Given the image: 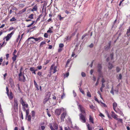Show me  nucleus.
I'll return each mask as SVG.
<instances>
[{
    "instance_id": "obj_45",
    "label": "nucleus",
    "mask_w": 130,
    "mask_h": 130,
    "mask_svg": "<svg viewBox=\"0 0 130 130\" xmlns=\"http://www.w3.org/2000/svg\"><path fill=\"white\" fill-rule=\"evenodd\" d=\"M37 74L40 77H41L42 76V72H38Z\"/></svg>"
},
{
    "instance_id": "obj_39",
    "label": "nucleus",
    "mask_w": 130,
    "mask_h": 130,
    "mask_svg": "<svg viewBox=\"0 0 130 130\" xmlns=\"http://www.w3.org/2000/svg\"><path fill=\"white\" fill-rule=\"evenodd\" d=\"M16 20V19H15L14 17H13L12 19H11L10 20V21L11 22L14 21Z\"/></svg>"
},
{
    "instance_id": "obj_56",
    "label": "nucleus",
    "mask_w": 130,
    "mask_h": 130,
    "mask_svg": "<svg viewBox=\"0 0 130 130\" xmlns=\"http://www.w3.org/2000/svg\"><path fill=\"white\" fill-rule=\"evenodd\" d=\"M62 50V48L60 47L58 50V52H61Z\"/></svg>"
},
{
    "instance_id": "obj_44",
    "label": "nucleus",
    "mask_w": 130,
    "mask_h": 130,
    "mask_svg": "<svg viewBox=\"0 0 130 130\" xmlns=\"http://www.w3.org/2000/svg\"><path fill=\"white\" fill-rule=\"evenodd\" d=\"M81 75L83 77H85L86 76L85 73L84 72H82L81 73Z\"/></svg>"
},
{
    "instance_id": "obj_10",
    "label": "nucleus",
    "mask_w": 130,
    "mask_h": 130,
    "mask_svg": "<svg viewBox=\"0 0 130 130\" xmlns=\"http://www.w3.org/2000/svg\"><path fill=\"white\" fill-rule=\"evenodd\" d=\"M111 116L114 119H116L118 117V116L114 112L112 111L111 112Z\"/></svg>"
},
{
    "instance_id": "obj_22",
    "label": "nucleus",
    "mask_w": 130,
    "mask_h": 130,
    "mask_svg": "<svg viewBox=\"0 0 130 130\" xmlns=\"http://www.w3.org/2000/svg\"><path fill=\"white\" fill-rule=\"evenodd\" d=\"M34 85H35L37 89L38 90H39V89L38 88L39 87H38V85H37V83L36 82L35 80H34Z\"/></svg>"
},
{
    "instance_id": "obj_1",
    "label": "nucleus",
    "mask_w": 130,
    "mask_h": 130,
    "mask_svg": "<svg viewBox=\"0 0 130 130\" xmlns=\"http://www.w3.org/2000/svg\"><path fill=\"white\" fill-rule=\"evenodd\" d=\"M18 76L19 80L20 81L23 82H24L26 81V78L24 75V73H23L22 71H20Z\"/></svg>"
},
{
    "instance_id": "obj_21",
    "label": "nucleus",
    "mask_w": 130,
    "mask_h": 130,
    "mask_svg": "<svg viewBox=\"0 0 130 130\" xmlns=\"http://www.w3.org/2000/svg\"><path fill=\"white\" fill-rule=\"evenodd\" d=\"M130 27H129V28L127 30V31L126 32V34L128 36H130Z\"/></svg>"
},
{
    "instance_id": "obj_19",
    "label": "nucleus",
    "mask_w": 130,
    "mask_h": 130,
    "mask_svg": "<svg viewBox=\"0 0 130 130\" xmlns=\"http://www.w3.org/2000/svg\"><path fill=\"white\" fill-rule=\"evenodd\" d=\"M27 118V120L28 121L30 122L31 120V117L30 115H28L27 116H26Z\"/></svg>"
},
{
    "instance_id": "obj_43",
    "label": "nucleus",
    "mask_w": 130,
    "mask_h": 130,
    "mask_svg": "<svg viewBox=\"0 0 130 130\" xmlns=\"http://www.w3.org/2000/svg\"><path fill=\"white\" fill-rule=\"evenodd\" d=\"M29 69L32 72H33L35 70V68L34 67H31Z\"/></svg>"
},
{
    "instance_id": "obj_17",
    "label": "nucleus",
    "mask_w": 130,
    "mask_h": 130,
    "mask_svg": "<svg viewBox=\"0 0 130 130\" xmlns=\"http://www.w3.org/2000/svg\"><path fill=\"white\" fill-rule=\"evenodd\" d=\"M98 71L99 72H100L102 69L101 65L100 64H98Z\"/></svg>"
},
{
    "instance_id": "obj_27",
    "label": "nucleus",
    "mask_w": 130,
    "mask_h": 130,
    "mask_svg": "<svg viewBox=\"0 0 130 130\" xmlns=\"http://www.w3.org/2000/svg\"><path fill=\"white\" fill-rule=\"evenodd\" d=\"M31 115L32 117L34 118L35 117V112L34 111H31Z\"/></svg>"
},
{
    "instance_id": "obj_20",
    "label": "nucleus",
    "mask_w": 130,
    "mask_h": 130,
    "mask_svg": "<svg viewBox=\"0 0 130 130\" xmlns=\"http://www.w3.org/2000/svg\"><path fill=\"white\" fill-rule=\"evenodd\" d=\"M45 44V41H43L41 42L40 44V47H42L43 45Z\"/></svg>"
},
{
    "instance_id": "obj_54",
    "label": "nucleus",
    "mask_w": 130,
    "mask_h": 130,
    "mask_svg": "<svg viewBox=\"0 0 130 130\" xmlns=\"http://www.w3.org/2000/svg\"><path fill=\"white\" fill-rule=\"evenodd\" d=\"M47 33H49V32L52 33V30H51L50 28H49V29L47 31Z\"/></svg>"
},
{
    "instance_id": "obj_13",
    "label": "nucleus",
    "mask_w": 130,
    "mask_h": 130,
    "mask_svg": "<svg viewBox=\"0 0 130 130\" xmlns=\"http://www.w3.org/2000/svg\"><path fill=\"white\" fill-rule=\"evenodd\" d=\"M43 40V38L41 37H39L38 38H35V40L36 41H38L40 42L41 40Z\"/></svg>"
},
{
    "instance_id": "obj_2",
    "label": "nucleus",
    "mask_w": 130,
    "mask_h": 130,
    "mask_svg": "<svg viewBox=\"0 0 130 130\" xmlns=\"http://www.w3.org/2000/svg\"><path fill=\"white\" fill-rule=\"evenodd\" d=\"M20 102L23 106V110L24 111H25L26 108H28V105L27 103L23 100L22 98L21 99Z\"/></svg>"
},
{
    "instance_id": "obj_47",
    "label": "nucleus",
    "mask_w": 130,
    "mask_h": 130,
    "mask_svg": "<svg viewBox=\"0 0 130 130\" xmlns=\"http://www.w3.org/2000/svg\"><path fill=\"white\" fill-rule=\"evenodd\" d=\"M64 46V45L63 43H60L59 44V47L62 48Z\"/></svg>"
},
{
    "instance_id": "obj_48",
    "label": "nucleus",
    "mask_w": 130,
    "mask_h": 130,
    "mask_svg": "<svg viewBox=\"0 0 130 130\" xmlns=\"http://www.w3.org/2000/svg\"><path fill=\"white\" fill-rule=\"evenodd\" d=\"M122 78V75L121 74H120L119 75V77H118V78L119 79H121Z\"/></svg>"
},
{
    "instance_id": "obj_33",
    "label": "nucleus",
    "mask_w": 130,
    "mask_h": 130,
    "mask_svg": "<svg viewBox=\"0 0 130 130\" xmlns=\"http://www.w3.org/2000/svg\"><path fill=\"white\" fill-rule=\"evenodd\" d=\"M49 99H48V98H45L43 101V103L44 104H45L46 103V102L48 101V100Z\"/></svg>"
},
{
    "instance_id": "obj_55",
    "label": "nucleus",
    "mask_w": 130,
    "mask_h": 130,
    "mask_svg": "<svg viewBox=\"0 0 130 130\" xmlns=\"http://www.w3.org/2000/svg\"><path fill=\"white\" fill-rule=\"evenodd\" d=\"M110 92L113 95H114V92L113 90V87L112 88L111 90V91Z\"/></svg>"
},
{
    "instance_id": "obj_59",
    "label": "nucleus",
    "mask_w": 130,
    "mask_h": 130,
    "mask_svg": "<svg viewBox=\"0 0 130 130\" xmlns=\"http://www.w3.org/2000/svg\"><path fill=\"white\" fill-rule=\"evenodd\" d=\"M17 51L16 50H14L13 53V55H16L15 54L16 53Z\"/></svg>"
},
{
    "instance_id": "obj_32",
    "label": "nucleus",
    "mask_w": 130,
    "mask_h": 130,
    "mask_svg": "<svg viewBox=\"0 0 130 130\" xmlns=\"http://www.w3.org/2000/svg\"><path fill=\"white\" fill-rule=\"evenodd\" d=\"M34 14H30L29 16H28V18H29L32 19H33V16Z\"/></svg>"
},
{
    "instance_id": "obj_23",
    "label": "nucleus",
    "mask_w": 130,
    "mask_h": 130,
    "mask_svg": "<svg viewBox=\"0 0 130 130\" xmlns=\"http://www.w3.org/2000/svg\"><path fill=\"white\" fill-rule=\"evenodd\" d=\"M45 127L43 126H42L40 127H39L38 130H41V129L42 130H44L45 129Z\"/></svg>"
},
{
    "instance_id": "obj_14",
    "label": "nucleus",
    "mask_w": 130,
    "mask_h": 130,
    "mask_svg": "<svg viewBox=\"0 0 130 130\" xmlns=\"http://www.w3.org/2000/svg\"><path fill=\"white\" fill-rule=\"evenodd\" d=\"M117 104L116 102H114L113 103V108L114 110L116 112H118L116 110V107H117Z\"/></svg>"
},
{
    "instance_id": "obj_9",
    "label": "nucleus",
    "mask_w": 130,
    "mask_h": 130,
    "mask_svg": "<svg viewBox=\"0 0 130 130\" xmlns=\"http://www.w3.org/2000/svg\"><path fill=\"white\" fill-rule=\"evenodd\" d=\"M64 112L63 113H62L61 115V119L62 121H64V119L65 117V116L66 115V109L64 111Z\"/></svg>"
},
{
    "instance_id": "obj_36",
    "label": "nucleus",
    "mask_w": 130,
    "mask_h": 130,
    "mask_svg": "<svg viewBox=\"0 0 130 130\" xmlns=\"http://www.w3.org/2000/svg\"><path fill=\"white\" fill-rule=\"evenodd\" d=\"M77 49L76 48L74 50V52L72 53V55L71 56L72 57H74V55H75V52L76 51V50Z\"/></svg>"
},
{
    "instance_id": "obj_26",
    "label": "nucleus",
    "mask_w": 130,
    "mask_h": 130,
    "mask_svg": "<svg viewBox=\"0 0 130 130\" xmlns=\"http://www.w3.org/2000/svg\"><path fill=\"white\" fill-rule=\"evenodd\" d=\"M47 4V2L46 1H45L44 2V3L43 6V9L46 6Z\"/></svg>"
},
{
    "instance_id": "obj_11",
    "label": "nucleus",
    "mask_w": 130,
    "mask_h": 130,
    "mask_svg": "<svg viewBox=\"0 0 130 130\" xmlns=\"http://www.w3.org/2000/svg\"><path fill=\"white\" fill-rule=\"evenodd\" d=\"M14 107L16 108H17L18 107V103L17 100L15 99H14Z\"/></svg>"
},
{
    "instance_id": "obj_7",
    "label": "nucleus",
    "mask_w": 130,
    "mask_h": 130,
    "mask_svg": "<svg viewBox=\"0 0 130 130\" xmlns=\"http://www.w3.org/2000/svg\"><path fill=\"white\" fill-rule=\"evenodd\" d=\"M78 106L81 112V114H82V115H85V111L84 108L80 105H78Z\"/></svg>"
},
{
    "instance_id": "obj_31",
    "label": "nucleus",
    "mask_w": 130,
    "mask_h": 130,
    "mask_svg": "<svg viewBox=\"0 0 130 130\" xmlns=\"http://www.w3.org/2000/svg\"><path fill=\"white\" fill-rule=\"evenodd\" d=\"M113 67V66L112 65V64L109 63L108 66V68L110 69H111Z\"/></svg>"
},
{
    "instance_id": "obj_64",
    "label": "nucleus",
    "mask_w": 130,
    "mask_h": 130,
    "mask_svg": "<svg viewBox=\"0 0 130 130\" xmlns=\"http://www.w3.org/2000/svg\"><path fill=\"white\" fill-rule=\"evenodd\" d=\"M65 96V94L64 93H63L62 95L61 96V99H63V97H64Z\"/></svg>"
},
{
    "instance_id": "obj_24",
    "label": "nucleus",
    "mask_w": 130,
    "mask_h": 130,
    "mask_svg": "<svg viewBox=\"0 0 130 130\" xmlns=\"http://www.w3.org/2000/svg\"><path fill=\"white\" fill-rule=\"evenodd\" d=\"M57 17L58 18H59V20L60 21L62 20L64 18V17H61V15L60 14L58 15Z\"/></svg>"
},
{
    "instance_id": "obj_5",
    "label": "nucleus",
    "mask_w": 130,
    "mask_h": 130,
    "mask_svg": "<svg viewBox=\"0 0 130 130\" xmlns=\"http://www.w3.org/2000/svg\"><path fill=\"white\" fill-rule=\"evenodd\" d=\"M65 110V109L63 108H62L60 109H57L55 110V113L56 115L59 116L60 115L61 111H64Z\"/></svg>"
},
{
    "instance_id": "obj_41",
    "label": "nucleus",
    "mask_w": 130,
    "mask_h": 130,
    "mask_svg": "<svg viewBox=\"0 0 130 130\" xmlns=\"http://www.w3.org/2000/svg\"><path fill=\"white\" fill-rule=\"evenodd\" d=\"M70 60H71L70 59H68L67 60V62L66 63V67H67V66L68 64L70 62Z\"/></svg>"
},
{
    "instance_id": "obj_57",
    "label": "nucleus",
    "mask_w": 130,
    "mask_h": 130,
    "mask_svg": "<svg viewBox=\"0 0 130 130\" xmlns=\"http://www.w3.org/2000/svg\"><path fill=\"white\" fill-rule=\"evenodd\" d=\"M73 94L74 96V97H75L76 95V93L74 91H73Z\"/></svg>"
},
{
    "instance_id": "obj_18",
    "label": "nucleus",
    "mask_w": 130,
    "mask_h": 130,
    "mask_svg": "<svg viewBox=\"0 0 130 130\" xmlns=\"http://www.w3.org/2000/svg\"><path fill=\"white\" fill-rule=\"evenodd\" d=\"M46 98L49 99L51 95V93L50 92H47L46 93Z\"/></svg>"
},
{
    "instance_id": "obj_4",
    "label": "nucleus",
    "mask_w": 130,
    "mask_h": 130,
    "mask_svg": "<svg viewBox=\"0 0 130 130\" xmlns=\"http://www.w3.org/2000/svg\"><path fill=\"white\" fill-rule=\"evenodd\" d=\"M6 93L7 94L9 98L10 99H12L13 98V94L12 92H10L9 93V90L7 87H6Z\"/></svg>"
},
{
    "instance_id": "obj_58",
    "label": "nucleus",
    "mask_w": 130,
    "mask_h": 130,
    "mask_svg": "<svg viewBox=\"0 0 130 130\" xmlns=\"http://www.w3.org/2000/svg\"><path fill=\"white\" fill-rule=\"evenodd\" d=\"M20 35H19L18 36V38H17V42L18 40H20Z\"/></svg>"
},
{
    "instance_id": "obj_62",
    "label": "nucleus",
    "mask_w": 130,
    "mask_h": 130,
    "mask_svg": "<svg viewBox=\"0 0 130 130\" xmlns=\"http://www.w3.org/2000/svg\"><path fill=\"white\" fill-rule=\"evenodd\" d=\"M102 84H104V83L105 82V80L104 78H102V80L101 81Z\"/></svg>"
},
{
    "instance_id": "obj_8",
    "label": "nucleus",
    "mask_w": 130,
    "mask_h": 130,
    "mask_svg": "<svg viewBox=\"0 0 130 130\" xmlns=\"http://www.w3.org/2000/svg\"><path fill=\"white\" fill-rule=\"evenodd\" d=\"M80 119L82 120V121L83 123L86 122V120L85 116L82 114H80L79 115Z\"/></svg>"
},
{
    "instance_id": "obj_3",
    "label": "nucleus",
    "mask_w": 130,
    "mask_h": 130,
    "mask_svg": "<svg viewBox=\"0 0 130 130\" xmlns=\"http://www.w3.org/2000/svg\"><path fill=\"white\" fill-rule=\"evenodd\" d=\"M57 67L55 66L54 64H53L50 68V72H53V73H55L57 71Z\"/></svg>"
},
{
    "instance_id": "obj_40",
    "label": "nucleus",
    "mask_w": 130,
    "mask_h": 130,
    "mask_svg": "<svg viewBox=\"0 0 130 130\" xmlns=\"http://www.w3.org/2000/svg\"><path fill=\"white\" fill-rule=\"evenodd\" d=\"M26 9L25 8H24L21 10L20 11V13H22L25 12L26 11Z\"/></svg>"
},
{
    "instance_id": "obj_46",
    "label": "nucleus",
    "mask_w": 130,
    "mask_h": 130,
    "mask_svg": "<svg viewBox=\"0 0 130 130\" xmlns=\"http://www.w3.org/2000/svg\"><path fill=\"white\" fill-rule=\"evenodd\" d=\"M105 113H106V114L108 116V117L109 118H110V117L109 116L108 111L107 110H105Z\"/></svg>"
},
{
    "instance_id": "obj_30",
    "label": "nucleus",
    "mask_w": 130,
    "mask_h": 130,
    "mask_svg": "<svg viewBox=\"0 0 130 130\" xmlns=\"http://www.w3.org/2000/svg\"><path fill=\"white\" fill-rule=\"evenodd\" d=\"M79 89L80 91L83 94H85L84 92L82 89L79 86Z\"/></svg>"
},
{
    "instance_id": "obj_50",
    "label": "nucleus",
    "mask_w": 130,
    "mask_h": 130,
    "mask_svg": "<svg viewBox=\"0 0 130 130\" xmlns=\"http://www.w3.org/2000/svg\"><path fill=\"white\" fill-rule=\"evenodd\" d=\"M48 35L47 34V33H45L44 34V37L46 38H47L48 37Z\"/></svg>"
},
{
    "instance_id": "obj_38",
    "label": "nucleus",
    "mask_w": 130,
    "mask_h": 130,
    "mask_svg": "<svg viewBox=\"0 0 130 130\" xmlns=\"http://www.w3.org/2000/svg\"><path fill=\"white\" fill-rule=\"evenodd\" d=\"M13 56L12 58V59L14 61H15L16 60V58L17 57L16 55H13Z\"/></svg>"
},
{
    "instance_id": "obj_60",
    "label": "nucleus",
    "mask_w": 130,
    "mask_h": 130,
    "mask_svg": "<svg viewBox=\"0 0 130 130\" xmlns=\"http://www.w3.org/2000/svg\"><path fill=\"white\" fill-rule=\"evenodd\" d=\"M35 38L34 37H30L28 39V41H29V40L31 39H34L35 40Z\"/></svg>"
},
{
    "instance_id": "obj_51",
    "label": "nucleus",
    "mask_w": 130,
    "mask_h": 130,
    "mask_svg": "<svg viewBox=\"0 0 130 130\" xmlns=\"http://www.w3.org/2000/svg\"><path fill=\"white\" fill-rule=\"evenodd\" d=\"M69 72L67 73L66 74L64 75V77H67L69 76Z\"/></svg>"
},
{
    "instance_id": "obj_16",
    "label": "nucleus",
    "mask_w": 130,
    "mask_h": 130,
    "mask_svg": "<svg viewBox=\"0 0 130 130\" xmlns=\"http://www.w3.org/2000/svg\"><path fill=\"white\" fill-rule=\"evenodd\" d=\"M87 126L88 130H92V127L90 126L89 124L87 123Z\"/></svg>"
},
{
    "instance_id": "obj_28",
    "label": "nucleus",
    "mask_w": 130,
    "mask_h": 130,
    "mask_svg": "<svg viewBox=\"0 0 130 130\" xmlns=\"http://www.w3.org/2000/svg\"><path fill=\"white\" fill-rule=\"evenodd\" d=\"M26 111V116H27L28 115L29 113V110L28 109H26L25 111Z\"/></svg>"
},
{
    "instance_id": "obj_63",
    "label": "nucleus",
    "mask_w": 130,
    "mask_h": 130,
    "mask_svg": "<svg viewBox=\"0 0 130 130\" xmlns=\"http://www.w3.org/2000/svg\"><path fill=\"white\" fill-rule=\"evenodd\" d=\"M7 75V74L6 73L4 75V79L5 80L6 79V77Z\"/></svg>"
},
{
    "instance_id": "obj_53",
    "label": "nucleus",
    "mask_w": 130,
    "mask_h": 130,
    "mask_svg": "<svg viewBox=\"0 0 130 130\" xmlns=\"http://www.w3.org/2000/svg\"><path fill=\"white\" fill-rule=\"evenodd\" d=\"M37 68L39 69V70H41L42 68V67L41 66H38L37 67Z\"/></svg>"
},
{
    "instance_id": "obj_49",
    "label": "nucleus",
    "mask_w": 130,
    "mask_h": 130,
    "mask_svg": "<svg viewBox=\"0 0 130 130\" xmlns=\"http://www.w3.org/2000/svg\"><path fill=\"white\" fill-rule=\"evenodd\" d=\"M41 14L38 16V17L37 20V21H39L40 20V18L41 17Z\"/></svg>"
},
{
    "instance_id": "obj_52",
    "label": "nucleus",
    "mask_w": 130,
    "mask_h": 130,
    "mask_svg": "<svg viewBox=\"0 0 130 130\" xmlns=\"http://www.w3.org/2000/svg\"><path fill=\"white\" fill-rule=\"evenodd\" d=\"M117 112H117V113H119L122 116H124V115L123 114V113L121 111H117Z\"/></svg>"
},
{
    "instance_id": "obj_37",
    "label": "nucleus",
    "mask_w": 130,
    "mask_h": 130,
    "mask_svg": "<svg viewBox=\"0 0 130 130\" xmlns=\"http://www.w3.org/2000/svg\"><path fill=\"white\" fill-rule=\"evenodd\" d=\"M121 68H119L118 67H117L116 68V71L117 72H119V71L121 70Z\"/></svg>"
},
{
    "instance_id": "obj_42",
    "label": "nucleus",
    "mask_w": 130,
    "mask_h": 130,
    "mask_svg": "<svg viewBox=\"0 0 130 130\" xmlns=\"http://www.w3.org/2000/svg\"><path fill=\"white\" fill-rule=\"evenodd\" d=\"M7 42H5V41H4L2 44L1 45V47H2V46H5L6 44L7 43Z\"/></svg>"
},
{
    "instance_id": "obj_34",
    "label": "nucleus",
    "mask_w": 130,
    "mask_h": 130,
    "mask_svg": "<svg viewBox=\"0 0 130 130\" xmlns=\"http://www.w3.org/2000/svg\"><path fill=\"white\" fill-rule=\"evenodd\" d=\"M87 96L89 97H91V94L89 91L87 92Z\"/></svg>"
},
{
    "instance_id": "obj_15",
    "label": "nucleus",
    "mask_w": 130,
    "mask_h": 130,
    "mask_svg": "<svg viewBox=\"0 0 130 130\" xmlns=\"http://www.w3.org/2000/svg\"><path fill=\"white\" fill-rule=\"evenodd\" d=\"M89 121L90 122H91L92 124L94 123L93 119L92 117L90 115L89 116Z\"/></svg>"
},
{
    "instance_id": "obj_12",
    "label": "nucleus",
    "mask_w": 130,
    "mask_h": 130,
    "mask_svg": "<svg viewBox=\"0 0 130 130\" xmlns=\"http://www.w3.org/2000/svg\"><path fill=\"white\" fill-rule=\"evenodd\" d=\"M53 124L54 128L55 129L57 130L58 128V124L55 122H54Z\"/></svg>"
},
{
    "instance_id": "obj_29",
    "label": "nucleus",
    "mask_w": 130,
    "mask_h": 130,
    "mask_svg": "<svg viewBox=\"0 0 130 130\" xmlns=\"http://www.w3.org/2000/svg\"><path fill=\"white\" fill-rule=\"evenodd\" d=\"M51 130H55V129L53 128L52 124L51 123H50L49 124Z\"/></svg>"
},
{
    "instance_id": "obj_61",
    "label": "nucleus",
    "mask_w": 130,
    "mask_h": 130,
    "mask_svg": "<svg viewBox=\"0 0 130 130\" xmlns=\"http://www.w3.org/2000/svg\"><path fill=\"white\" fill-rule=\"evenodd\" d=\"M71 36H68L67 37L66 39L67 40H70L71 39Z\"/></svg>"
},
{
    "instance_id": "obj_35",
    "label": "nucleus",
    "mask_w": 130,
    "mask_h": 130,
    "mask_svg": "<svg viewBox=\"0 0 130 130\" xmlns=\"http://www.w3.org/2000/svg\"><path fill=\"white\" fill-rule=\"evenodd\" d=\"M118 120V121L120 122L121 123H122V120L121 119L118 118L116 119Z\"/></svg>"
},
{
    "instance_id": "obj_6",
    "label": "nucleus",
    "mask_w": 130,
    "mask_h": 130,
    "mask_svg": "<svg viewBox=\"0 0 130 130\" xmlns=\"http://www.w3.org/2000/svg\"><path fill=\"white\" fill-rule=\"evenodd\" d=\"M14 31H13L11 33L7 35V36L5 37V38L6 39V41H8L9 40V39L11 37L12 35L14 34Z\"/></svg>"
},
{
    "instance_id": "obj_25",
    "label": "nucleus",
    "mask_w": 130,
    "mask_h": 130,
    "mask_svg": "<svg viewBox=\"0 0 130 130\" xmlns=\"http://www.w3.org/2000/svg\"><path fill=\"white\" fill-rule=\"evenodd\" d=\"M37 9V8L36 6H34L33 9H32V11H36Z\"/></svg>"
}]
</instances>
